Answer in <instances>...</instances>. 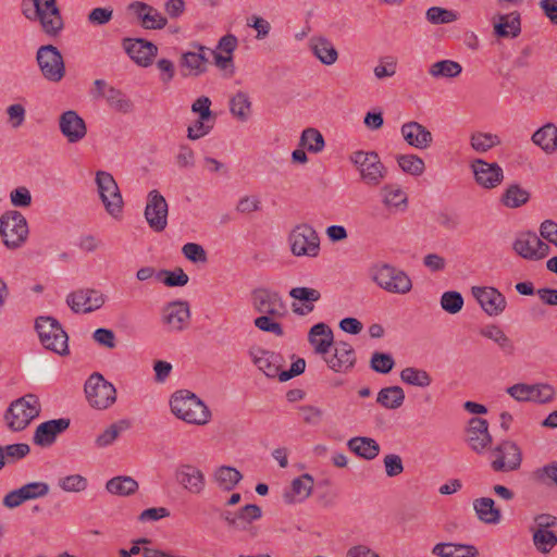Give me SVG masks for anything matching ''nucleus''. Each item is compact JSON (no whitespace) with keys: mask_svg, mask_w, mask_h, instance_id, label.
<instances>
[{"mask_svg":"<svg viewBox=\"0 0 557 557\" xmlns=\"http://www.w3.org/2000/svg\"><path fill=\"white\" fill-rule=\"evenodd\" d=\"M396 160L399 168L407 174L420 176L425 170L424 161L417 154H399Z\"/></svg>","mask_w":557,"mask_h":557,"instance_id":"603ef678","label":"nucleus"},{"mask_svg":"<svg viewBox=\"0 0 557 557\" xmlns=\"http://www.w3.org/2000/svg\"><path fill=\"white\" fill-rule=\"evenodd\" d=\"M471 292L487 315L497 317L505 310L507 305L506 298L497 288L473 286Z\"/></svg>","mask_w":557,"mask_h":557,"instance_id":"f3484780","label":"nucleus"},{"mask_svg":"<svg viewBox=\"0 0 557 557\" xmlns=\"http://www.w3.org/2000/svg\"><path fill=\"white\" fill-rule=\"evenodd\" d=\"M131 428V422L126 419L119 420L110 424L101 434H99L95 444L99 448H104L112 445L120 434Z\"/></svg>","mask_w":557,"mask_h":557,"instance_id":"37998d69","label":"nucleus"},{"mask_svg":"<svg viewBox=\"0 0 557 557\" xmlns=\"http://www.w3.org/2000/svg\"><path fill=\"white\" fill-rule=\"evenodd\" d=\"M66 302L75 313H89L103 306L104 297L96 289H78L67 295Z\"/></svg>","mask_w":557,"mask_h":557,"instance_id":"a211bd4d","label":"nucleus"},{"mask_svg":"<svg viewBox=\"0 0 557 557\" xmlns=\"http://www.w3.org/2000/svg\"><path fill=\"white\" fill-rule=\"evenodd\" d=\"M494 33L499 38H516L521 33V17L518 11L498 14L494 21Z\"/></svg>","mask_w":557,"mask_h":557,"instance_id":"2f4dec72","label":"nucleus"},{"mask_svg":"<svg viewBox=\"0 0 557 557\" xmlns=\"http://www.w3.org/2000/svg\"><path fill=\"white\" fill-rule=\"evenodd\" d=\"M310 48L314 57L325 65L334 64L338 59V52L333 44L325 37H312Z\"/></svg>","mask_w":557,"mask_h":557,"instance_id":"e433bc0d","label":"nucleus"},{"mask_svg":"<svg viewBox=\"0 0 557 557\" xmlns=\"http://www.w3.org/2000/svg\"><path fill=\"white\" fill-rule=\"evenodd\" d=\"M308 341L314 347L315 354L325 356L334 342L333 332L325 323H317L310 329Z\"/></svg>","mask_w":557,"mask_h":557,"instance_id":"7c9ffc66","label":"nucleus"},{"mask_svg":"<svg viewBox=\"0 0 557 557\" xmlns=\"http://www.w3.org/2000/svg\"><path fill=\"white\" fill-rule=\"evenodd\" d=\"M289 244L292 253L297 257H317L320 250L318 233L307 223L293 228L289 234Z\"/></svg>","mask_w":557,"mask_h":557,"instance_id":"9b49d317","label":"nucleus"},{"mask_svg":"<svg viewBox=\"0 0 557 557\" xmlns=\"http://www.w3.org/2000/svg\"><path fill=\"white\" fill-rule=\"evenodd\" d=\"M122 46L128 57L140 66H149L158 52V47L143 38H125Z\"/></svg>","mask_w":557,"mask_h":557,"instance_id":"6ab92c4d","label":"nucleus"},{"mask_svg":"<svg viewBox=\"0 0 557 557\" xmlns=\"http://www.w3.org/2000/svg\"><path fill=\"white\" fill-rule=\"evenodd\" d=\"M491 468L495 472H510L520 468L522 451L512 441L505 440L497 444L491 451Z\"/></svg>","mask_w":557,"mask_h":557,"instance_id":"f8f14e48","label":"nucleus"},{"mask_svg":"<svg viewBox=\"0 0 557 557\" xmlns=\"http://www.w3.org/2000/svg\"><path fill=\"white\" fill-rule=\"evenodd\" d=\"M84 391L89 405L95 409H107L116 401L114 385L98 372L92 373L87 379Z\"/></svg>","mask_w":557,"mask_h":557,"instance_id":"0eeeda50","label":"nucleus"},{"mask_svg":"<svg viewBox=\"0 0 557 557\" xmlns=\"http://www.w3.org/2000/svg\"><path fill=\"white\" fill-rule=\"evenodd\" d=\"M480 335L493 341L504 356H513L516 346L513 341L497 324H488L480 330Z\"/></svg>","mask_w":557,"mask_h":557,"instance_id":"72a5a7b5","label":"nucleus"},{"mask_svg":"<svg viewBox=\"0 0 557 557\" xmlns=\"http://www.w3.org/2000/svg\"><path fill=\"white\" fill-rule=\"evenodd\" d=\"M299 146L305 147L309 152L318 153L323 150L325 141L318 129L309 127L302 131Z\"/></svg>","mask_w":557,"mask_h":557,"instance_id":"8fccbe9b","label":"nucleus"},{"mask_svg":"<svg viewBox=\"0 0 557 557\" xmlns=\"http://www.w3.org/2000/svg\"><path fill=\"white\" fill-rule=\"evenodd\" d=\"M532 541L542 554H548L557 545V534L550 530H533Z\"/></svg>","mask_w":557,"mask_h":557,"instance_id":"864d4df0","label":"nucleus"},{"mask_svg":"<svg viewBox=\"0 0 557 557\" xmlns=\"http://www.w3.org/2000/svg\"><path fill=\"white\" fill-rule=\"evenodd\" d=\"M512 248L519 256L529 260H541L550 250L548 244L544 243L534 232L519 234Z\"/></svg>","mask_w":557,"mask_h":557,"instance_id":"2eb2a0df","label":"nucleus"},{"mask_svg":"<svg viewBox=\"0 0 557 557\" xmlns=\"http://www.w3.org/2000/svg\"><path fill=\"white\" fill-rule=\"evenodd\" d=\"M334 354L323 356L329 368L335 372H347L356 364L357 358L354 347L344 341L333 342Z\"/></svg>","mask_w":557,"mask_h":557,"instance_id":"5701e85b","label":"nucleus"},{"mask_svg":"<svg viewBox=\"0 0 557 557\" xmlns=\"http://www.w3.org/2000/svg\"><path fill=\"white\" fill-rule=\"evenodd\" d=\"M33 10L23 8L24 16L30 21H39L46 34L58 35L63 28V20L57 0H33Z\"/></svg>","mask_w":557,"mask_h":557,"instance_id":"39448f33","label":"nucleus"},{"mask_svg":"<svg viewBox=\"0 0 557 557\" xmlns=\"http://www.w3.org/2000/svg\"><path fill=\"white\" fill-rule=\"evenodd\" d=\"M457 18L458 14L455 11L441 7H431L426 11V20L435 25L448 24L455 22Z\"/></svg>","mask_w":557,"mask_h":557,"instance_id":"680f3d73","label":"nucleus"},{"mask_svg":"<svg viewBox=\"0 0 557 557\" xmlns=\"http://www.w3.org/2000/svg\"><path fill=\"white\" fill-rule=\"evenodd\" d=\"M470 168L474 182L484 189H494L504 181V171L496 162H487L483 159H475Z\"/></svg>","mask_w":557,"mask_h":557,"instance_id":"4468645a","label":"nucleus"},{"mask_svg":"<svg viewBox=\"0 0 557 557\" xmlns=\"http://www.w3.org/2000/svg\"><path fill=\"white\" fill-rule=\"evenodd\" d=\"M170 407L175 417L190 424L205 425L211 418L206 404L187 389L175 392L170 399Z\"/></svg>","mask_w":557,"mask_h":557,"instance_id":"f257e3e1","label":"nucleus"},{"mask_svg":"<svg viewBox=\"0 0 557 557\" xmlns=\"http://www.w3.org/2000/svg\"><path fill=\"white\" fill-rule=\"evenodd\" d=\"M272 315L263 314L255 319L253 324L262 332L272 333L276 336H283L284 330L281 323L274 321Z\"/></svg>","mask_w":557,"mask_h":557,"instance_id":"338daca9","label":"nucleus"},{"mask_svg":"<svg viewBox=\"0 0 557 557\" xmlns=\"http://www.w3.org/2000/svg\"><path fill=\"white\" fill-rule=\"evenodd\" d=\"M207 58L201 52H186L182 55V66L190 70V74L198 76L206 72Z\"/></svg>","mask_w":557,"mask_h":557,"instance_id":"13d9d810","label":"nucleus"},{"mask_svg":"<svg viewBox=\"0 0 557 557\" xmlns=\"http://www.w3.org/2000/svg\"><path fill=\"white\" fill-rule=\"evenodd\" d=\"M190 309L187 301L169 302L162 311V321L172 331H183L189 324Z\"/></svg>","mask_w":557,"mask_h":557,"instance_id":"393cba45","label":"nucleus"},{"mask_svg":"<svg viewBox=\"0 0 557 557\" xmlns=\"http://www.w3.org/2000/svg\"><path fill=\"white\" fill-rule=\"evenodd\" d=\"M400 134L404 140L417 149H426L432 145V133L422 124L416 121H409L401 125Z\"/></svg>","mask_w":557,"mask_h":557,"instance_id":"cd10ccee","label":"nucleus"},{"mask_svg":"<svg viewBox=\"0 0 557 557\" xmlns=\"http://www.w3.org/2000/svg\"><path fill=\"white\" fill-rule=\"evenodd\" d=\"M289 296L295 299L302 301V306L292 304L293 311L298 315H306L313 311V302L321 298V294L318 289L310 287H294L289 290Z\"/></svg>","mask_w":557,"mask_h":557,"instance_id":"473e14b6","label":"nucleus"},{"mask_svg":"<svg viewBox=\"0 0 557 557\" xmlns=\"http://www.w3.org/2000/svg\"><path fill=\"white\" fill-rule=\"evenodd\" d=\"M466 442L478 454L485 451L492 444V435L488 432V422L485 419L474 417L469 420Z\"/></svg>","mask_w":557,"mask_h":557,"instance_id":"aec40b11","label":"nucleus"},{"mask_svg":"<svg viewBox=\"0 0 557 557\" xmlns=\"http://www.w3.org/2000/svg\"><path fill=\"white\" fill-rule=\"evenodd\" d=\"M252 306L259 313L282 317L285 311V304L277 292L269 288H256L251 293Z\"/></svg>","mask_w":557,"mask_h":557,"instance_id":"dca6fc26","label":"nucleus"},{"mask_svg":"<svg viewBox=\"0 0 557 557\" xmlns=\"http://www.w3.org/2000/svg\"><path fill=\"white\" fill-rule=\"evenodd\" d=\"M36 61L42 76L52 83L60 82L65 75V64L59 49L52 45L39 47Z\"/></svg>","mask_w":557,"mask_h":557,"instance_id":"9d476101","label":"nucleus"},{"mask_svg":"<svg viewBox=\"0 0 557 557\" xmlns=\"http://www.w3.org/2000/svg\"><path fill=\"white\" fill-rule=\"evenodd\" d=\"M400 380L411 386L428 387L432 383L431 375L423 369L407 367L400 372Z\"/></svg>","mask_w":557,"mask_h":557,"instance_id":"49530a36","label":"nucleus"},{"mask_svg":"<svg viewBox=\"0 0 557 557\" xmlns=\"http://www.w3.org/2000/svg\"><path fill=\"white\" fill-rule=\"evenodd\" d=\"M169 206L165 198L157 190H150L147 196L145 218L151 230L163 232L168 226Z\"/></svg>","mask_w":557,"mask_h":557,"instance_id":"ddd939ff","label":"nucleus"},{"mask_svg":"<svg viewBox=\"0 0 557 557\" xmlns=\"http://www.w3.org/2000/svg\"><path fill=\"white\" fill-rule=\"evenodd\" d=\"M473 508L478 518L484 523L496 524L500 521V510L495 507L494 500L490 497L476 498L473 502Z\"/></svg>","mask_w":557,"mask_h":557,"instance_id":"a19ab883","label":"nucleus"},{"mask_svg":"<svg viewBox=\"0 0 557 557\" xmlns=\"http://www.w3.org/2000/svg\"><path fill=\"white\" fill-rule=\"evenodd\" d=\"M213 480L220 490L231 492L243 480V474L236 468L220 466L213 473Z\"/></svg>","mask_w":557,"mask_h":557,"instance_id":"ea45409f","label":"nucleus"},{"mask_svg":"<svg viewBox=\"0 0 557 557\" xmlns=\"http://www.w3.org/2000/svg\"><path fill=\"white\" fill-rule=\"evenodd\" d=\"M139 485L138 482L128 475H117L106 483V490L117 496H129L136 493Z\"/></svg>","mask_w":557,"mask_h":557,"instance_id":"79ce46f5","label":"nucleus"},{"mask_svg":"<svg viewBox=\"0 0 557 557\" xmlns=\"http://www.w3.org/2000/svg\"><path fill=\"white\" fill-rule=\"evenodd\" d=\"M40 409L38 397L35 394H26L11 403L5 411L4 419L10 430L23 431L32 420L39 416Z\"/></svg>","mask_w":557,"mask_h":557,"instance_id":"7ed1b4c3","label":"nucleus"},{"mask_svg":"<svg viewBox=\"0 0 557 557\" xmlns=\"http://www.w3.org/2000/svg\"><path fill=\"white\" fill-rule=\"evenodd\" d=\"M500 143V138L492 133L474 132L470 136V146L479 153H484Z\"/></svg>","mask_w":557,"mask_h":557,"instance_id":"de8ad7c7","label":"nucleus"},{"mask_svg":"<svg viewBox=\"0 0 557 557\" xmlns=\"http://www.w3.org/2000/svg\"><path fill=\"white\" fill-rule=\"evenodd\" d=\"M372 281L391 294L405 295L412 289V281L401 269L389 263H376L370 269Z\"/></svg>","mask_w":557,"mask_h":557,"instance_id":"f03ea898","label":"nucleus"},{"mask_svg":"<svg viewBox=\"0 0 557 557\" xmlns=\"http://www.w3.org/2000/svg\"><path fill=\"white\" fill-rule=\"evenodd\" d=\"M157 278L162 281L164 285L169 287H182L188 283V275L182 268H176L173 271L160 270L157 273Z\"/></svg>","mask_w":557,"mask_h":557,"instance_id":"4d7b16f0","label":"nucleus"},{"mask_svg":"<svg viewBox=\"0 0 557 557\" xmlns=\"http://www.w3.org/2000/svg\"><path fill=\"white\" fill-rule=\"evenodd\" d=\"M531 389L530 401L546 404L555 397V389L549 384H534L531 385Z\"/></svg>","mask_w":557,"mask_h":557,"instance_id":"69168bd1","label":"nucleus"},{"mask_svg":"<svg viewBox=\"0 0 557 557\" xmlns=\"http://www.w3.org/2000/svg\"><path fill=\"white\" fill-rule=\"evenodd\" d=\"M441 307L447 313L456 314L463 307V297L456 290L445 292L441 297Z\"/></svg>","mask_w":557,"mask_h":557,"instance_id":"052dcab7","label":"nucleus"},{"mask_svg":"<svg viewBox=\"0 0 557 557\" xmlns=\"http://www.w3.org/2000/svg\"><path fill=\"white\" fill-rule=\"evenodd\" d=\"M262 517L261 507L248 504L237 510V527L239 531H246L250 524Z\"/></svg>","mask_w":557,"mask_h":557,"instance_id":"3c124183","label":"nucleus"},{"mask_svg":"<svg viewBox=\"0 0 557 557\" xmlns=\"http://www.w3.org/2000/svg\"><path fill=\"white\" fill-rule=\"evenodd\" d=\"M215 120H201L198 117L193 125L187 127V138L197 140L208 135L213 128Z\"/></svg>","mask_w":557,"mask_h":557,"instance_id":"0e129e2a","label":"nucleus"},{"mask_svg":"<svg viewBox=\"0 0 557 557\" xmlns=\"http://www.w3.org/2000/svg\"><path fill=\"white\" fill-rule=\"evenodd\" d=\"M59 128L70 144L81 141L87 134L85 121L74 110H67L60 115Z\"/></svg>","mask_w":557,"mask_h":557,"instance_id":"a878e982","label":"nucleus"},{"mask_svg":"<svg viewBox=\"0 0 557 557\" xmlns=\"http://www.w3.org/2000/svg\"><path fill=\"white\" fill-rule=\"evenodd\" d=\"M174 476L176 482L190 494L199 495L205 491V474L194 465H180L175 470Z\"/></svg>","mask_w":557,"mask_h":557,"instance_id":"4be33fe9","label":"nucleus"},{"mask_svg":"<svg viewBox=\"0 0 557 557\" xmlns=\"http://www.w3.org/2000/svg\"><path fill=\"white\" fill-rule=\"evenodd\" d=\"M104 98L109 106L119 112L128 113L133 109L132 101L126 98L121 90L114 87H108L106 89Z\"/></svg>","mask_w":557,"mask_h":557,"instance_id":"6e6d98bb","label":"nucleus"},{"mask_svg":"<svg viewBox=\"0 0 557 557\" xmlns=\"http://www.w3.org/2000/svg\"><path fill=\"white\" fill-rule=\"evenodd\" d=\"M376 401L384 408L397 409L405 401V392L400 386L384 387L379 392Z\"/></svg>","mask_w":557,"mask_h":557,"instance_id":"c03bdc74","label":"nucleus"},{"mask_svg":"<svg viewBox=\"0 0 557 557\" xmlns=\"http://www.w3.org/2000/svg\"><path fill=\"white\" fill-rule=\"evenodd\" d=\"M432 553L438 557H476L479 550L469 544L438 543Z\"/></svg>","mask_w":557,"mask_h":557,"instance_id":"58836bf2","label":"nucleus"},{"mask_svg":"<svg viewBox=\"0 0 557 557\" xmlns=\"http://www.w3.org/2000/svg\"><path fill=\"white\" fill-rule=\"evenodd\" d=\"M88 481L81 474L66 475L59 480V486L65 492H83L87 488Z\"/></svg>","mask_w":557,"mask_h":557,"instance_id":"e2e57ef3","label":"nucleus"},{"mask_svg":"<svg viewBox=\"0 0 557 557\" xmlns=\"http://www.w3.org/2000/svg\"><path fill=\"white\" fill-rule=\"evenodd\" d=\"M533 480L542 485L557 488V461H552L532 472Z\"/></svg>","mask_w":557,"mask_h":557,"instance_id":"5fc2aeb1","label":"nucleus"},{"mask_svg":"<svg viewBox=\"0 0 557 557\" xmlns=\"http://www.w3.org/2000/svg\"><path fill=\"white\" fill-rule=\"evenodd\" d=\"M347 446L352 453L366 460H372L380 454V445L371 437H352L348 441Z\"/></svg>","mask_w":557,"mask_h":557,"instance_id":"4c0bfd02","label":"nucleus"},{"mask_svg":"<svg viewBox=\"0 0 557 557\" xmlns=\"http://www.w3.org/2000/svg\"><path fill=\"white\" fill-rule=\"evenodd\" d=\"M35 330L45 348L61 356L69 354L67 334L57 319L52 317H38L35 321Z\"/></svg>","mask_w":557,"mask_h":557,"instance_id":"20e7f679","label":"nucleus"},{"mask_svg":"<svg viewBox=\"0 0 557 557\" xmlns=\"http://www.w3.org/2000/svg\"><path fill=\"white\" fill-rule=\"evenodd\" d=\"M395 367V360L391 354L375 351L370 360V368L382 374L389 373Z\"/></svg>","mask_w":557,"mask_h":557,"instance_id":"bf43d9fd","label":"nucleus"},{"mask_svg":"<svg viewBox=\"0 0 557 557\" xmlns=\"http://www.w3.org/2000/svg\"><path fill=\"white\" fill-rule=\"evenodd\" d=\"M2 448L3 453H5L7 463L16 462L26 457L30 451L29 445L25 443L10 444L2 446Z\"/></svg>","mask_w":557,"mask_h":557,"instance_id":"774afa93","label":"nucleus"},{"mask_svg":"<svg viewBox=\"0 0 557 557\" xmlns=\"http://www.w3.org/2000/svg\"><path fill=\"white\" fill-rule=\"evenodd\" d=\"M70 419H52L40 423L34 433L33 442L40 447H50L57 437L70 428Z\"/></svg>","mask_w":557,"mask_h":557,"instance_id":"b1692460","label":"nucleus"},{"mask_svg":"<svg viewBox=\"0 0 557 557\" xmlns=\"http://www.w3.org/2000/svg\"><path fill=\"white\" fill-rule=\"evenodd\" d=\"M249 355L252 362L262 371L268 377H278L282 372L283 358L280 354H275L260 347H251Z\"/></svg>","mask_w":557,"mask_h":557,"instance_id":"bb28decb","label":"nucleus"},{"mask_svg":"<svg viewBox=\"0 0 557 557\" xmlns=\"http://www.w3.org/2000/svg\"><path fill=\"white\" fill-rule=\"evenodd\" d=\"M531 199L529 190L518 183L509 184L503 191L499 203L508 209H517L527 205Z\"/></svg>","mask_w":557,"mask_h":557,"instance_id":"f704fd0d","label":"nucleus"},{"mask_svg":"<svg viewBox=\"0 0 557 557\" xmlns=\"http://www.w3.org/2000/svg\"><path fill=\"white\" fill-rule=\"evenodd\" d=\"M128 10L136 14L146 29H162L168 23L166 17L148 3L135 1L128 5Z\"/></svg>","mask_w":557,"mask_h":557,"instance_id":"c85d7f7f","label":"nucleus"},{"mask_svg":"<svg viewBox=\"0 0 557 557\" xmlns=\"http://www.w3.org/2000/svg\"><path fill=\"white\" fill-rule=\"evenodd\" d=\"M28 233L27 220L20 211H7L0 216V236L7 248H20L26 242Z\"/></svg>","mask_w":557,"mask_h":557,"instance_id":"423d86ee","label":"nucleus"},{"mask_svg":"<svg viewBox=\"0 0 557 557\" xmlns=\"http://www.w3.org/2000/svg\"><path fill=\"white\" fill-rule=\"evenodd\" d=\"M49 490L46 482H30L9 492L3 498V505L8 508H16L26 500L45 497Z\"/></svg>","mask_w":557,"mask_h":557,"instance_id":"412c9836","label":"nucleus"},{"mask_svg":"<svg viewBox=\"0 0 557 557\" xmlns=\"http://www.w3.org/2000/svg\"><path fill=\"white\" fill-rule=\"evenodd\" d=\"M462 71L461 65L453 60H442L433 63L429 69V74L435 78L457 77Z\"/></svg>","mask_w":557,"mask_h":557,"instance_id":"09e8293b","label":"nucleus"},{"mask_svg":"<svg viewBox=\"0 0 557 557\" xmlns=\"http://www.w3.org/2000/svg\"><path fill=\"white\" fill-rule=\"evenodd\" d=\"M230 111L239 121L246 122L251 114V102L247 92L238 91L230 100Z\"/></svg>","mask_w":557,"mask_h":557,"instance_id":"a18cd8bd","label":"nucleus"},{"mask_svg":"<svg viewBox=\"0 0 557 557\" xmlns=\"http://www.w3.org/2000/svg\"><path fill=\"white\" fill-rule=\"evenodd\" d=\"M349 161L358 169L367 185L377 186L386 175V168L375 151H355L349 156Z\"/></svg>","mask_w":557,"mask_h":557,"instance_id":"6e6552de","label":"nucleus"},{"mask_svg":"<svg viewBox=\"0 0 557 557\" xmlns=\"http://www.w3.org/2000/svg\"><path fill=\"white\" fill-rule=\"evenodd\" d=\"M95 181L106 211L113 218L121 215L124 202L113 175L106 171H98Z\"/></svg>","mask_w":557,"mask_h":557,"instance_id":"1a4fd4ad","label":"nucleus"},{"mask_svg":"<svg viewBox=\"0 0 557 557\" xmlns=\"http://www.w3.org/2000/svg\"><path fill=\"white\" fill-rule=\"evenodd\" d=\"M313 488V478L309 473H304L292 481L290 487L283 493V499L292 505L307 499Z\"/></svg>","mask_w":557,"mask_h":557,"instance_id":"c756f323","label":"nucleus"},{"mask_svg":"<svg viewBox=\"0 0 557 557\" xmlns=\"http://www.w3.org/2000/svg\"><path fill=\"white\" fill-rule=\"evenodd\" d=\"M531 139L545 153H554L557 151V126L554 123H546L533 133Z\"/></svg>","mask_w":557,"mask_h":557,"instance_id":"c9c22d12","label":"nucleus"}]
</instances>
